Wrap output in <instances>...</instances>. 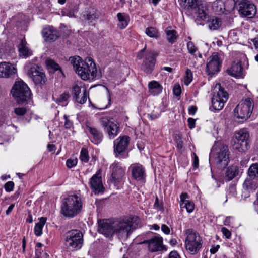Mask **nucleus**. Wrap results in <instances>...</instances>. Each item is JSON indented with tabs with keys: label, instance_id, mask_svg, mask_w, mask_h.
<instances>
[{
	"label": "nucleus",
	"instance_id": "obj_10",
	"mask_svg": "<svg viewBox=\"0 0 258 258\" xmlns=\"http://www.w3.org/2000/svg\"><path fill=\"white\" fill-rule=\"evenodd\" d=\"M253 108V101L250 98L242 100L234 110V115L238 119L246 120Z\"/></svg>",
	"mask_w": 258,
	"mask_h": 258
},
{
	"label": "nucleus",
	"instance_id": "obj_3",
	"mask_svg": "<svg viewBox=\"0 0 258 258\" xmlns=\"http://www.w3.org/2000/svg\"><path fill=\"white\" fill-rule=\"evenodd\" d=\"M84 201L79 194L69 195L63 199L61 205V213L66 217L72 218L82 210Z\"/></svg>",
	"mask_w": 258,
	"mask_h": 258
},
{
	"label": "nucleus",
	"instance_id": "obj_59",
	"mask_svg": "<svg viewBox=\"0 0 258 258\" xmlns=\"http://www.w3.org/2000/svg\"><path fill=\"white\" fill-rule=\"evenodd\" d=\"M253 45L256 49H258V35L254 38L251 39Z\"/></svg>",
	"mask_w": 258,
	"mask_h": 258
},
{
	"label": "nucleus",
	"instance_id": "obj_39",
	"mask_svg": "<svg viewBox=\"0 0 258 258\" xmlns=\"http://www.w3.org/2000/svg\"><path fill=\"white\" fill-rule=\"evenodd\" d=\"M223 2L221 0H216L212 4V9L217 13L223 12Z\"/></svg>",
	"mask_w": 258,
	"mask_h": 258
},
{
	"label": "nucleus",
	"instance_id": "obj_29",
	"mask_svg": "<svg viewBox=\"0 0 258 258\" xmlns=\"http://www.w3.org/2000/svg\"><path fill=\"white\" fill-rule=\"evenodd\" d=\"M193 11L203 20H206L208 17V8L206 3L199 2Z\"/></svg>",
	"mask_w": 258,
	"mask_h": 258
},
{
	"label": "nucleus",
	"instance_id": "obj_2",
	"mask_svg": "<svg viewBox=\"0 0 258 258\" xmlns=\"http://www.w3.org/2000/svg\"><path fill=\"white\" fill-rule=\"evenodd\" d=\"M71 62L76 73L82 80H93L100 77L96 64L91 58L83 60L81 57L76 56L71 58Z\"/></svg>",
	"mask_w": 258,
	"mask_h": 258
},
{
	"label": "nucleus",
	"instance_id": "obj_47",
	"mask_svg": "<svg viewBox=\"0 0 258 258\" xmlns=\"http://www.w3.org/2000/svg\"><path fill=\"white\" fill-rule=\"evenodd\" d=\"M7 50L5 45L0 42V59H5L6 56Z\"/></svg>",
	"mask_w": 258,
	"mask_h": 258
},
{
	"label": "nucleus",
	"instance_id": "obj_63",
	"mask_svg": "<svg viewBox=\"0 0 258 258\" xmlns=\"http://www.w3.org/2000/svg\"><path fill=\"white\" fill-rule=\"evenodd\" d=\"M63 15L67 16L70 18L75 17V14L73 12H69L68 13L64 12Z\"/></svg>",
	"mask_w": 258,
	"mask_h": 258
},
{
	"label": "nucleus",
	"instance_id": "obj_4",
	"mask_svg": "<svg viewBox=\"0 0 258 258\" xmlns=\"http://www.w3.org/2000/svg\"><path fill=\"white\" fill-rule=\"evenodd\" d=\"M211 156L215 160L218 167H226L229 161L230 152L227 145L218 141L215 142L211 149Z\"/></svg>",
	"mask_w": 258,
	"mask_h": 258
},
{
	"label": "nucleus",
	"instance_id": "obj_1",
	"mask_svg": "<svg viewBox=\"0 0 258 258\" xmlns=\"http://www.w3.org/2000/svg\"><path fill=\"white\" fill-rule=\"evenodd\" d=\"M98 232L111 239L116 235L119 239H126L139 224L138 217H126L116 220L104 219L98 222Z\"/></svg>",
	"mask_w": 258,
	"mask_h": 258
},
{
	"label": "nucleus",
	"instance_id": "obj_6",
	"mask_svg": "<svg viewBox=\"0 0 258 258\" xmlns=\"http://www.w3.org/2000/svg\"><path fill=\"white\" fill-rule=\"evenodd\" d=\"M11 93L18 103H23L30 99L32 93L28 85L23 81L15 82Z\"/></svg>",
	"mask_w": 258,
	"mask_h": 258
},
{
	"label": "nucleus",
	"instance_id": "obj_43",
	"mask_svg": "<svg viewBox=\"0 0 258 258\" xmlns=\"http://www.w3.org/2000/svg\"><path fill=\"white\" fill-rule=\"evenodd\" d=\"M192 80V73L191 70L187 69L186 71L185 76L184 77V83L188 85Z\"/></svg>",
	"mask_w": 258,
	"mask_h": 258
},
{
	"label": "nucleus",
	"instance_id": "obj_62",
	"mask_svg": "<svg viewBox=\"0 0 258 258\" xmlns=\"http://www.w3.org/2000/svg\"><path fill=\"white\" fill-rule=\"evenodd\" d=\"M169 243L172 246H175L177 244V240L176 238H173L169 241Z\"/></svg>",
	"mask_w": 258,
	"mask_h": 258
},
{
	"label": "nucleus",
	"instance_id": "obj_57",
	"mask_svg": "<svg viewBox=\"0 0 258 258\" xmlns=\"http://www.w3.org/2000/svg\"><path fill=\"white\" fill-rule=\"evenodd\" d=\"M220 248V246L219 245H216L213 246L210 249V252L212 254H214Z\"/></svg>",
	"mask_w": 258,
	"mask_h": 258
},
{
	"label": "nucleus",
	"instance_id": "obj_52",
	"mask_svg": "<svg viewBox=\"0 0 258 258\" xmlns=\"http://www.w3.org/2000/svg\"><path fill=\"white\" fill-rule=\"evenodd\" d=\"M64 118L65 119V122L64 124V127L66 128L70 129L71 128V127L73 125V123L72 121H71L68 118L67 115L64 116Z\"/></svg>",
	"mask_w": 258,
	"mask_h": 258
},
{
	"label": "nucleus",
	"instance_id": "obj_13",
	"mask_svg": "<svg viewBox=\"0 0 258 258\" xmlns=\"http://www.w3.org/2000/svg\"><path fill=\"white\" fill-rule=\"evenodd\" d=\"M235 140L234 148L239 152L244 151L248 149L249 133L245 129H242L235 133Z\"/></svg>",
	"mask_w": 258,
	"mask_h": 258
},
{
	"label": "nucleus",
	"instance_id": "obj_19",
	"mask_svg": "<svg viewBox=\"0 0 258 258\" xmlns=\"http://www.w3.org/2000/svg\"><path fill=\"white\" fill-rule=\"evenodd\" d=\"M100 174V171L99 170L90 178V180L91 187L96 194L103 192L104 190Z\"/></svg>",
	"mask_w": 258,
	"mask_h": 258
},
{
	"label": "nucleus",
	"instance_id": "obj_54",
	"mask_svg": "<svg viewBox=\"0 0 258 258\" xmlns=\"http://www.w3.org/2000/svg\"><path fill=\"white\" fill-rule=\"evenodd\" d=\"M188 126L190 129H192L195 127V120L193 118H189L188 119Z\"/></svg>",
	"mask_w": 258,
	"mask_h": 258
},
{
	"label": "nucleus",
	"instance_id": "obj_34",
	"mask_svg": "<svg viewBox=\"0 0 258 258\" xmlns=\"http://www.w3.org/2000/svg\"><path fill=\"white\" fill-rule=\"evenodd\" d=\"M238 169L236 166H231L229 167L226 172L224 177L225 180L230 181L232 180L238 173Z\"/></svg>",
	"mask_w": 258,
	"mask_h": 258
},
{
	"label": "nucleus",
	"instance_id": "obj_11",
	"mask_svg": "<svg viewBox=\"0 0 258 258\" xmlns=\"http://www.w3.org/2000/svg\"><path fill=\"white\" fill-rule=\"evenodd\" d=\"M223 55L218 52H214L209 57L207 62L206 71L208 75H213L220 71Z\"/></svg>",
	"mask_w": 258,
	"mask_h": 258
},
{
	"label": "nucleus",
	"instance_id": "obj_64",
	"mask_svg": "<svg viewBox=\"0 0 258 258\" xmlns=\"http://www.w3.org/2000/svg\"><path fill=\"white\" fill-rule=\"evenodd\" d=\"M177 148L179 149H181L183 147V142L179 140L177 142Z\"/></svg>",
	"mask_w": 258,
	"mask_h": 258
},
{
	"label": "nucleus",
	"instance_id": "obj_14",
	"mask_svg": "<svg viewBox=\"0 0 258 258\" xmlns=\"http://www.w3.org/2000/svg\"><path fill=\"white\" fill-rule=\"evenodd\" d=\"M100 122L110 139L114 138L118 134L119 125L116 121H111L106 116H103L100 118Z\"/></svg>",
	"mask_w": 258,
	"mask_h": 258
},
{
	"label": "nucleus",
	"instance_id": "obj_18",
	"mask_svg": "<svg viewBox=\"0 0 258 258\" xmlns=\"http://www.w3.org/2000/svg\"><path fill=\"white\" fill-rule=\"evenodd\" d=\"M145 242L148 243L149 250L152 252L160 251L163 248V238L159 236H153Z\"/></svg>",
	"mask_w": 258,
	"mask_h": 258
},
{
	"label": "nucleus",
	"instance_id": "obj_36",
	"mask_svg": "<svg viewBox=\"0 0 258 258\" xmlns=\"http://www.w3.org/2000/svg\"><path fill=\"white\" fill-rule=\"evenodd\" d=\"M187 48L188 53L194 56L195 58H202V54L198 51L197 47L192 42L189 41L187 43Z\"/></svg>",
	"mask_w": 258,
	"mask_h": 258
},
{
	"label": "nucleus",
	"instance_id": "obj_12",
	"mask_svg": "<svg viewBox=\"0 0 258 258\" xmlns=\"http://www.w3.org/2000/svg\"><path fill=\"white\" fill-rule=\"evenodd\" d=\"M217 87L219 90L217 93H214L211 102L213 109L219 111L223 108L229 96L228 93L223 88H221L220 84H217L216 86V88Z\"/></svg>",
	"mask_w": 258,
	"mask_h": 258
},
{
	"label": "nucleus",
	"instance_id": "obj_7",
	"mask_svg": "<svg viewBox=\"0 0 258 258\" xmlns=\"http://www.w3.org/2000/svg\"><path fill=\"white\" fill-rule=\"evenodd\" d=\"M145 48L140 51L137 55V57L139 59L143 58L141 67V70L147 74H150L154 70L157 54L152 51L145 52Z\"/></svg>",
	"mask_w": 258,
	"mask_h": 258
},
{
	"label": "nucleus",
	"instance_id": "obj_56",
	"mask_svg": "<svg viewBox=\"0 0 258 258\" xmlns=\"http://www.w3.org/2000/svg\"><path fill=\"white\" fill-rule=\"evenodd\" d=\"M161 230L166 234H169L170 232L169 228L165 224L161 226Z\"/></svg>",
	"mask_w": 258,
	"mask_h": 258
},
{
	"label": "nucleus",
	"instance_id": "obj_23",
	"mask_svg": "<svg viewBox=\"0 0 258 258\" xmlns=\"http://www.w3.org/2000/svg\"><path fill=\"white\" fill-rule=\"evenodd\" d=\"M86 131L90 134V139L95 144L98 145L102 140L103 134L96 128L91 126L89 124L86 125Z\"/></svg>",
	"mask_w": 258,
	"mask_h": 258
},
{
	"label": "nucleus",
	"instance_id": "obj_38",
	"mask_svg": "<svg viewBox=\"0 0 258 258\" xmlns=\"http://www.w3.org/2000/svg\"><path fill=\"white\" fill-rule=\"evenodd\" d=\"M98 17L99 14L97 10L94 9H92L87 14L85 19L89 22L91 23L95 21Z\"/></svg>",
	"mask_w": 258,
	"mask_h": 258
},
{
	"label": "nucleus",
	"instance_id": "obj_17",
	"mask_svg": "<svg viewBox=\"0 0 258 258\" xmlns=\"http://www.w3.org/2000/svg\"><path fill=\"white\" fill-rule=\"evenodd\" d=\"M238 11L241 15L249 18H252L256 13V7L249 1H243L239 4Z\"/></svg>",
	"mask_w": 258,
	"mask_h": 258
},
{
	"label": "nucleus",
	"instance_id": "obj_16",
	"mask_svg": "<svg viewBox=\"0 0 258 258\" xmlns=\"http://www.w3.org/2000/svg\"><path fill=\"white\" fill-rule=\"evenodd\" d=\"M110 168L112 169V180L115 185H117L124 175L125 168L123 167L119 163L114 162L111 165Z\"/></svg>",
	"mask_w": 258,
	"mask_h": 258
},
{
	"label": "nucleus",
	"instance_id": "obj_35",
	"mask_svg": "<svg viewBox=\"0 0 258 258\" xmlns=\"http://www.w3.org/2000/svg\"><path fill=\"white\" fill-rule=\"evenodd\" d=\"M46 222V218L41 217L39 219V222L37 223L34 227V233L37 236H40L42 234V229Z\"/></svg>",
	"mask_w": 258,
	"mask_h": 258
},
{
	"label": "nucleus",
	"instance_id": "obj_50",
	"mask_svg": "<svg viewBox=\"0 0 258 258\" xmlns=\"http://www.w3.org/2000/svg\"><path fill=\"white\" fill-rule=\"evenodd\" d=\"M70 97V95L68 93L64 92L62 94L59 98L58 99V102H63L67 101Z\"/></svg>",
	"mask_w": 258,
	"mask_h": 258
},
{
	"label": "nucleus",
	"instance_id": "obj_49",
	"mask_svg": "<svg viewBox=\"0 0 258 258\" xmlns=\"http://www.w3.org/2000/svg\"><path fill=\"white\" fill-rule=\"evenodd\" d=\"M173 92L175 95L178 96L180 95L181 92V89L179 84H176L174 85Z\"/></svg>",
	"mask_w": 258,
	"mask_h": 258
},
{
	"label": "nucleus",
	"instance_id": "obj_61",
	"mask_svg": "<svg viewBox=\"0 0 258 258\" xmlns=\"http://www.w3.org/2000/svg\"><path fill=\"white\" fill-rule=\"evenodd\" d=\"M154 207L159 210L162 209L161 205L159 203L158 198L156 197V200L154 203Z\"/></svg>",
	"mask_w": 258,
	"mask_h": 258
},
{
	"label": "nucleus",
	"instance_id": "obj_33",
	"mask_svg": "<svg viewBox=\"0 0 258 258\" xmlns=\"http://www.w3.org/2000/svg\"><path fill=\"white\" fill-rule=\"evenodd\" d=\"M179 2L180 6L185 9L192 11L199 3L198 0H179Z\"/></svg>",
	"mask_w": 258,
	"mask_h": 258
},
{
	"label": "nucleus",
	"instance_id": "obj_21",
	"mask_svg": "<svg viewBox=\"0 0 258 258\" xmlns=\"http://www.w3.org/2000/svg\"><path fill=\"white\" fill-rule=\"evenodd\" d=\"M16 68L7 62L0 63V78H9L16 73Z\"/></svg>",
	"mask_w": 258,
	"mask_h": 258
},
{
	"label": "nucleus",
	"instance_id": "obj_42",
	"mask_svg": "<svg viewBox=\"0 0 258 258\" xmlns=\"http://www.w3.org/2000/svg\"><path fill=\"white\" fill-rule=\"evenodd\" d=\"M90 157L88 150L84 148H82L80 152V159L82 162L87 163L89 160Z\"/></svg>",
	"mask_w": 258,
	"mask_h": 258
},
{
	"label": "nucleus",
	"instance_id": "obj_32",
	"mask_svg": "<svg viewBox=\"0 0 258 258\" xmlns=\"http://www.w3.org/2000/svg\"><path fill=\"white\" fill-rule=\"evenodd\" d=\"M117 17L118 20V26L120 29L125 28L128 24L129 17L125 13H119L117 14Z\"/></svg>",
	"mask_w": 258,
	"mask_h": 258
},
{
	"label": "nucleus",
	"instance_id": "obj_20",
	"mask_svg": "<svg viewBox=\"0 0 258 258\" xmlns=\"http://www.w3.org/2000/svg\"><path fill=\"white\" fill-rule=\"evenodd\" d=\"M81 87H80L78 85H75L73 87L72 90L73 98L77 103L80 104H83L86 102L87 99L88 98V94H87L86 89L83 90L82 94H81Z\"/></svg>",
	"mask_w": 258,
	"mask_h": 258
},
{
	"label": "nucleus",
	"instance_id": "obj_27",
	"mask_svg": "<svg viewBox=\"0 0 258 258\" xmlns=\"http://www.w3.org/2000/svg\"><path fill=\"white\" fill-rule=\"evenodd\" d=\"M188 196L186 193H183L180 196V206L181 209L185 208L186 211L190 213L193 212L195 209L194 203L187 199Z\"/></svg>",
	"mask_w": 258,
	"mask_h": 258
},
{
	"label": "nucleus",
	"instance_id": "obj_9",
	"mask_svg": "<svg viewBox=\"0 0 258 258\" xmlns=\"http://www.w3.org/2000/svg\"><path fill=\"white\" fill-rule=\"evenodd\" d=\"M186 234V248L190 253L195 254L202 248V239L198 233L191 229H187Z\"/></svg>",
	"mask_w": 258,
	"mask_h": 258
},
{
	"label": "nucleus",
	"instance_id": "obj_26",
	"mask_svg": "<svg viewBox=\"0 0 258 258\" xmlns=\"http://www.w3.org/2000/svg\"><path fill=\"white\" fill-rule=\"evenodd\" d=\"M227 73L235 78H242L243 76V69L240 62H234L231 67L227 70Z\"/></svg>",
	"mask_w": 258,
	"mask_h": 258
},
{
	"label": "nucleus",
	"instance_id": "obj_44",
	"mask_svg": "<svg viewBox=\"0 0 258 258\" xmlns=\"http://www.w3.org/2000/svg\"><path fill=\"white\" fill-rule=\"evenodd\" d=\"M46 64L48 67H50L55 71L61 70L59 65L52 59L47 60Z\"/></svg>",
	"mask_w": 258,
	"mask_h": 258
},
{
	"label": "nucleus",
	"instance_id": "obj_30",
	"mask_svg": "<svg viewBox=\"0 0 258 258\" xmlns=\"http://www.w3.org/2000/svg\"><path fill=\"white\" fill-rule=\"evenodd\" d=\"M149 92L153 95H158L162 91V86L156 81H152L148 83Z\"/></svg>",
	"mask_w": 258,
	"mask_h": 258
},
{
	"label": "nucleus",
	"instance_id": "obj_45",
	"mask_svg": "<svg viewBox=\"0 0 258 258\" xmlns=\"http://www.w3.org/2000/svg\"><path fill=\"white\" fill-rule=\"evenodd\" d=\"M78 162V160L76 158H70L67 160L66 165L69 168H71L74 166H75Z\"/></svg>",
	"mask_w": 258,
	"mask_h": 258
},
{
	"label": "nucleus",
	"instance_id": "obj_37",
	"mask_svg": "<svg viewBox=\"0 0 258 258\" xmlns=\"http://www.w3.org/2000/svg\"><path fill=\"white\" fill-rule=\"evenodd\" d=\"M248 177L253 179H258V163L252 164L248 170Z\"/></svg>",
	"mask_w": 258,
	"mask_h": 258
},
{
	"label": "nucleus",
	"instance_id": "obj_41",
	"mask_svg": "<svg viewBox=\"0 0 258 258\" xmlns=\"http://www.w3.org/2000/svg\"><path fill=\"white\" fill-rule=\"evenodd\" d=\"M146 34L149 37L152 38H157L158 37V32L157 29L153 27H149L146 28Z\"/></svg>",
	"mask_w": 258,
	"mask_h": 258
},
{
	"label": "nucleus",
	"instance_id": "obj_55",
	"mask_svg": "<svg viewBox=\"0 0 258 258\" xmlns=\"http://www.w3.org/2000/svg\"><path fill=\"white\" fill-rule=\"evenodd\" d=\"M168 258H181V257L177 251H172L169 253Z\"/></svg>",
	"mask_w": 258,
	"mask_h": 258
},
{
	"label": "nucleus",
	"instance_id": "obj_8",
	"mask_svg": "<svg viewBox=\"0 0 258 258\" xmlns=\"http://www.w3.org/2000/svg\"><path fill=\"white\" fill-rule=\"evenodd\" d=\"M37 60V58L35 57L32 60V62L31 61L27 62L24 69L36 84H44L46 81L45 75L42 69L34 63V62Z\"/></svg>",
	"mask_w": 258,
	"mask_h": 258
},
{
	"label": "nucleus",
	"instance_id": "obj_53",
	"mask_svg": "<svg viewBox=\"0 0 258 258\" xmlns=\"http://www.w3.org/2000/svg\"><path fill=\"white\" fill-rule=\"evenodd\" d=\"M197 108L196 106H189V107L188 108V109L189 114H190L191 115H194L197 111Z\"/></svg>",
	"mask_w": 258,
	"mask_h": 258
},
{
	"label": "nucleus",
	"instance_id": "obj_46",
	"mask_svg": "<svg viewBox=\"0 0 258 258\" xmlns=\"http://www.w3.org/2000/svg\"><path fill=\"white\" fill-rule=\"evenodd\" d=\"M27 110L25 107H18L14 109V112L18 116H23L26 114Z\"/></svg>",
	"mask_w": 258,
	"mask_h": 258
},
{
	"label": "nucleus",
	"instance_id": "obj_60",
	"mask_svg": "<svg viewBox=\"0 0 258 258\" xmlns=\"http://www.w3.org/2000/svg\"><path fill=\"white\" fill-rule=\"evenodd\" d=\"M15 206L14 204H11L9 206L8 209L6 210V213L7 215H9V214L12 211Z\"/></svg>",
	"mask_w": 258,
	"mask_h": 258
},
{
	"label": "nucleus",
	"instance_id": "obj_28",
	"mask_svg": "<svg viewBox=\"0 0 258 258\" xmlns=\"http://www.w3.org/2000/svg\"><path fill=\"white\" fill-rule=\"evenodd\" d=\"M258 187L257 179L249 177L246 178L243 183V189L248 194L254 192Z\"/></svg>",
	"mask_w": 258,
	"mask_h": 258
},
{
	"label": "nucleus",
	"instance_id": "obj_31",
	"mask_svg": "<svg viewBox=\"0 0 258 258\" xmlns=\"http://www.w3.org/2000/svg\"><path fill=\"white\" fill-rule=\"evenodd\" d=\"M209 28L211 30H216L219 29L222 25L221 19L216 17H212L208 21Z\"/></svg>",
	"mask_w": 258,
	"mask_h": 258
},
{
	"label": "nucleus",
	"instance_id": "obj_25",
	"mask_svg": "<svg viewBox=\"0 0 258 258\" xmlns=\"http://www.w3.org/2000/svg\"><path fill=\"white\" fill-rule=\"evenodd\" d=\"M18 49L19 55L24 58H27L33 55V51L29 48L25 38L21 39V42L18 45Z\"/></svg>",
	"mask_w": 258,
	"mask_h": 258
},
{
	"label": "nucleus",
	"instance_id": "obj_5",
	"mask_svg": "<svg viewBox=\"0 0 258 258\" xmlns=\"http://www.w3.org/2000/svg\"><path fill=\"white\" fill-rule=\"evenodd\" d=\"M83 236L78 230H72L64 234V244L71 251H77L82 247Z\"/></svg>",
	"mask_w": 258,
	"mask_h": 258
},
{
	"label": "nucleus",
	"instance_id": "obj_51",
	"mask_svg": "<svg viewBox=\"0 0 258 258\" xmlns=\"http://www.w3.org/2000/svg\"><path fill=\"white\" fill-rule=\"evenodd\" d=\"M221 232L226 238H227V239L230 238V237L231 236V233L226 228L222 227L221 228Z\"/></svg>",
	"mask_w": 258,
	"mask_h": 258
},
{
	"label": "nucleus",
	"instance_id": "obj_40",
	"mask_svg": "<svg viewBox=\"0 0 258 258\" xmlns=\"http://www.w3.org/2000/svg\"><path fill=\"white\" fill-rule=\"evenodd\" d=\"M167 39L171 44L175 42L177 39V35L176 32L174 30L167 29L166 30Z\"/></svg>",
	"mask_w": 258,
	"mask_h": 258
},
{
	"label": "nucleus",
	"instance_id": "obj_48",
	"mask_svg": "<svg viewBox=\"0 0 258 258\" xmlns=\"http://www.w3.org/2000/svg\"><path fill=\"white\" fill-rule=\"evenodd\" d=\"M14 183L13 181L7 182L4 186L5 189L7 192H11L13 190Z\"/></svg>",
	"mask_w": 258,
	"mask_h": 258
},
{
	"label": "nucleus",
	"instance_id": "obj_58",
	"mask_svg": "<svg viewBox=\"0 0 258 258\" xmlns=\"http://www.w3.org/2000/svg\"><path fill=\"white\" fill-rule=\"evenodd\" d=\"M194 158L193 165L195 168H197L199 165V159L197 155L195 153H194Z\"/></svg>",
	"mask_w": 258,
	"mask_h": 258
},
{
	"label": "nucleus",
	"instance_id": "obj_15",
	"mask_svg": "<svg viewBox=\"0 0 258 258\" xmlns=\"http://www.w3.org/2000/svg\"><path fill=\"white\" fill-rule=\"evenodd\" d=\"M130 142V138L124 136L116 139L114 142V153L116 157L121 155L126 150Z\"/></svg>",
	"mask_w": 258,
	"mask_h": 258
},
{
	"label": "nucleus",
	"instance_id": "obj_24",
	"mask_svg": "<svg viewBox=\"0 0 258 258\" xmlns=\"http://www.w3.org/2000/svg\"><path fill=\"white\" fill-rule=\"evenodd\" d=\"M42 34L46 41H54L59 37L58 31L52 26L44 28Z\"/></svg>",
	"mask_w": 258,
	"mask_h": 258
},
{
	"label": "nucleus",
	"instance_id": "obj_22",
	"mask_svg": "<svg viewBox=\"0 0 258 258\" xmlns=\"http://www.w3.org/2000/svg\"><path fill=\"white\" fill-rule=\"evenodd\" d=\"M133 178L137 181L143 180L146 177L144 167L140 164H134L131 166Z\"/></svg>",
	"mask_w": 258,
	"mask_h": 258
}]
</instances>
